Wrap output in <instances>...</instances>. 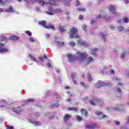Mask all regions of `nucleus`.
Instances as JSON below:
<instances>
[{"instance_id": "f257e3e1", "label": "nucleus", "mask_w": 129, "mask_h": 129, "mask_svg": "<svg viewBox=\"0 0 129 129\" xmlns=\"http://www.w3.org/2000/svg\"><path fill=\"white\" fill-rule=\"evenodd\" d=\"M77 55H78V56L69 54L68 55V59H69L70 62H73V61H76V60L84 62L86 59H87V57H88V54H87L86 52L77 51Z\"/></svg>"}, {"instance_id": "f03ea898", "label": "nucleus", "mask_w": 129, "mask_h": 129, "mask_svg": "<svg viewBox=\"0 0 129 129\" xmlns=\"http://www.w3.org/2000/svg\"><path fill=\"white\" fill-rule=\"evenodd\" d=\"M69 35L70 39H72L73 38L79 39V38H80V36L78 35V30L74 27L71 28L69 32Z\"/></svg>"}, {"instance_id": "7ed1b4c3", "label": "nucleus", "mask_w": 129, "mask_h": 129, "mask_svg": "<svg viewBox=\"0 0 129 129\" xmlns=\"http://www.w3.org/2000/svg\"><path fill=\"white\" fill-rule=\"evenodd\" d=\"M39 25L43 27L44 29H51L53 31H55V27L52 26L51 24H48V26L46 25V21H41L38 22Z\"/></svg>"}, {"instance_id": "20e7f679", "label": "nucleus", "mask_w": 129, "mask_h": 129, "mask_svg": "<svg viewBox=\"0 0 129 129\" xmlns=\"http://www.w3.org/2000/svg\"><path fill=\"white\" fill-rule=\"evenodd\" d=\"M111 85L110 83H105L101 81H99L98 83L96 85L97 88H100V87H102L103 86H110Z\"/></svg>"}, {"instance_id": "39448f33", "label": "nucleus", "mask_w": 129, "mask_h": 129, "mask_svg": "<svg viewBox=\"0 0 129 129\" xmlns=\"http://www.w3.org/2000/svg\"><path fill=\"white\" fill-rule=\"evenodd\" d=\"M78 43L79 45H81V46H84L85 47H88V43L86 41H84L82 40L81 39H80L78 40Z\"/></svg>"}, {"instance_id": "423d86ee", "label": "nucleus", "mask_w": 129, "mask_h": 129, "mask_svg": "<svg viewBox=\"0 0 129 129\" xmlns=\"http://www.w3.org/2000/svg\"><path fill=\"white\" fill-rule=\"evenodd\" d=\"M12 110H13V111H14V112H16V113H21V112H22V111H23V109H22L21 108V107H20L19 106L17 107V108H13Z\"/></svg>"}, {"instance_id": "0eeeda50", "label": "nucleus", "mask_w": 129, "mask_h": 129, "mask_svg": "<svg viewBox=\"0 0 129 129\" xmlns=\"http://www.w3.org/2000/svg\"><path fill=\"white\" fill-rule=\"evenodd\" d=\"M109 10L112 14H115V15H117V13L115 11V8H114V6L110 5L109 7Z\"/></svg>"}, {"instance_id": "6e6552de", "label": "nucleus", "mask_w": 129, "mask_h": 129, "mask_svg": "<svg viewBox=\"0 0 129 129\" xmlns=\"http://www.w3.org/2000/svg\"><path fill=\"white\" fill-rule=\"evenodd\" d=\"M29 122H30V123H32V124H34L35 126H36V125H41V122L39 121H34L33 119H30Z\"/></svg>"}, {"instance_id": "1a4fd4ad", "label": "nucleus", "mask_w": 129, "mask_h": 129, "mask_svg": "<svg viewBox=\"0 0 129 129\" xmlns=\"http://www.w3.org/2000/svg\"><path fill=\"white\" fill-rule=\"evenodd\" d=\"M72 117V116H71V115L66 114L63 116V121H67V120H69V119H70V118H71Z\"/></svg>"}, {"instance_id": "9d476101", "label": "nucleus", "mask_w": 129, "mask_h": 129, "mask_svg": "<svg viewBox=\"0 0 129 129\" xmlns=\"http://www.w3.org/2000/svg\"><path fill=\"white\" fill-rule=\"evenodd\" d=\"M86 65H89V64L93 61V58L91 56L88 57L87 59L86 58Z\"/></svg>"}, {"instance_id": "9b49d317", "label": "nucleus", "mask_w": 129, "mask_h": 129, "mask_svg": "<svg viewBox=\"0 0 129 129\" xmlns=\"http://www.w3.org/2000/svg\"><path fill=\"white\" fill-rule=\"evenodd\" d=\"M94 102L99 104V105H102L103 104V101L102 100L93 99Z\"/></svg>"}, {"instance_id": "f8f14e48", "label": "nucleus", "mask_w": 129, "mask_h": 129, "mask_svg": "<svg viewBox=\"0 0 129 129\" xmlns=\"http://www.w3.org/2000/svg\"><path fill=\"white\" fill-rule=\"evenodd\" d=\"M59 31L61 32H66V31H67L66 26H65V25L59 26Z\"/></svg>"}, {"instance_id": "ddd939ff", "label": "nucleus", "mask_w": 129, "mask_h": 129, "mask_svg": "<svg viewBox=\"0 0 129 129\" xmlns=\"http://www.w3.org/2000/svg\"><path fill=\"white\" fill-rule=\"evenodd\" d=\"M96 126H97L96 124H92V125H87L86 126V127L87 128L94 129L96 127Z\"/></svg>"}, {"instance_id": "4468645a", "label": "nucleus", "mask_w": 129, "mask_h": 129, "mask_svg": "<svg viewBox=\"0 0 129 129\" xmlns=\"http://www.w3.org/2000/svg\"><path fill=\"white\" fill-rule=\"evenodd\" d=\"M9 39L13 41H17V40H19L20 38L18 36H17L16 35H12L9 37Z\"/></svg>"}, {"instance_id": "2eb2a0df", "label": "nucleus", "mask_w": 129, "mask_h": 129, "mask_svg": "<svg viewBox=\"0 0 129 129\" xmlns=\"http://www.w3.org/2000/svg\"><path fill=\"white\" fill-rule=\"evenodd\" d=\"M81 112L83 115H84V116H87L88 115V112L86 109H82L81 110Z\"/></svg>"}, {"instance_id": "dca6fc26", "label": "nucleus", "mask_w": 129, "mask_h": 129, "mask_svg": "<svg viewBox=\"0 0 129 129\" xmlns=\"http://www.w3.org/2000/svg\"><path fill=\"white\" fill-rule=\"evenodd\" d=\"M6 52H9V49L8 48H2L0 47V53H6Z\"/></svg>"}, {"instance_id": "f3484780", "label": "nucleus", "mask_w": 129, "mask_h": 129, "mask_svg": "<svg viewBox=\"0 0 129 129\" xmlns=\"http://www.w3.org/2000/svg\"><path fill=\"white\" fill-rule=\"evenodd\" d=\"M91 51L92 52V55L93 56H95L96 55H97V51H98V49L97 48H92L91 49Z\"/></svg>"}, {"instance_id": "a211bd4d", "label": "nucleus", "mask_w": 129, "mask_h": 129, "mask_svg": "<svg viewBox=\"0 0 129 129\" xmlns=\"http://www.w3.org/2000/svg\"><path fill=\"white\" fill-rule=\"evenodd\" d=\"M0 40L2 42H5V43H8V37H5L4 36H0Z\"/></svg>"}, {"instance_id": "6ab92c4d", "label": "nucleus", "mask_w": 129, "mask_h": 129, "mask_svg": "<svg viewBox=\"0 0 129 129\" xmlns=\"http://www.w3.org/2000/svg\"><path fill=\"white\" fill-rule=\"evenodd\" d=\"M34 2H37V1L38 2V3L40 6H42V7H44L45 6V4H46L45 2L42 1V0H33Z\"/></svg>"}, {"instance_id": "aec40b11", "label": "nucleus", "mask_w": 129, "mask_h": 129, "mask_svg": "<svg viewBox=\"0 0 129 129\" xmlns=\"http://www.w3.org/2000/svg\"><path fill=\"white\" fill-rule=\"evenodd\" d=\"M55 0H49V4L51 6H56Z\"/></svg>"}, {"instance_id": "412c9836", "label": "nucleus", "mask_w": 129, "mask_h": 129, "mask_svg": "<svg viewBox=\"0 0 129 129\" xmlns=\"http://www.w3.org/2000/svg\"><path fill=\"white\" fill-rule=\"evenodd\" d=\"M95 114L96 115H97V116H100V115H102V114H103V113L101 111H97Z\"/></svg>"}, {"instance_id": "4be33fe9", "label": "nucleus", "mask_w": 129, "mask_h": 129, "mask_svg": "<svg viewBox=\"0 0 129 129\" xmlns=\"http://www.w3.org/2000/svg\"><path fill=\"white\" fill-rule=\"evenodd\" d=\"M29 56H30V58L32 61H34L35 62H37V59H36V57H34V56L29 54Z\"/></svg>"}, {"instance_id": "5701e85b", "label": "nucleus", "mask_w": 129, "mask_h": 129, "mask_svg": "<svg viewBox=\"0 0 129 129\" xmlns=\"http://www.w3.org/2000/svg\"><path fill=\"white\" fill-rule=\"evenodd\" d=\"M77 10L79 12L82 11V12H85V9L83 7H80L77 9Z\"/></svg>"}, {"instance_id": "b1692460", "label": "nucleus", "mask_w": 129, "mask_h": 129, "mask_svg": "<svg viewBox=\"0 0 129 129\" xmlns=\"http://www.w3.org/2000/svg\"><path fill=\"white\" fill-rule=\"evenodd\" d=\"M34 100L33 99H28L26 101H25V103H31V102H34Z\"/></svg>"}, {"instance_id": "393cba45", "label": "nucleus", "mask_w": 129, "mask_h": 129, "mask_svg": "<svg viewBox=\"0 0 129 129\" xmlns=\"http://www.w3.org/2000/svg\"><path fill=\"white\" fill-rule=\"evenodd\" d=\"M123 21H124V23H127L129 22V20L127 17H124L123 19Z\"/></svg>"}, {"instance_id": "a878e982", "label": "nucleus", "mask_w": 129, "mask_h": 129, "mask_svg": "<svg viewBox=\"0 0 129 129\" xmlns=\"http://www.w3.org/2000/svg\"><path fill=\"white\" fill-rule=\"evenodd\" d=\"M76 119L77 120H78L79 121H81V120H82V117L80 116L76 115Z\"/></svg>"}, {"instance_id": "bb28decb", "label": "nucleus", "mask_w": 129, "mask_h": 129, "mask_svg": "<svg viewBox=\"0 0 129 129\" xmlns=\"http://www.w3.org/2000/svg\"><path fill=\"white\" fill-rule=\"evenodd\" d=\"M69 110H74V111H77L78 110L76 107L69 108Z\"/></svg>"}, {"instance_id": "cd10ccee", "label": "nucleus", "mask_w": 129, "mask_h": 129, "mask_svg": "<svg viewBox=\"0 0 129 129\" xmlns=\"http://www.w3.org/2000/svg\"><path fill=\"white\" fill-rule=\"evenodd\" d=\"M8 12H15L14 11V8L12 6L10 7L8 9Z\"/></svg>"}, {"instance_id": "c85d7f7f", "label": "nucleus", "mask_w": 129, "mask_h": 129, "mask_svg": "<svg viewBox=\"0 0 129 129\" xmlns=\"http://www.w3.org/2000/svg\"><path fill=\"white\" fill-rule=\"evenodd\" d=\"M69 45H70V46H72V47H74V46H75V42H74L73 41H71L69 43Z\"/></svg>"}, {"instance_id": "c756f323", "label": "nucleus", "mask_w": 129, "mask_h": 129, "mask_svg": "<svg viewBox=\"0 0 129 129\" xmlns=\"http://www.w3.org/2000/svg\"><path fill=\"white\" fill-rule=\"evenodd\" d=\"M26 34H27V35H28L29 36H32V32H31V31L27 30L25 32Z\"/></svg>"}, {"instance_id": "7c9ffc66", "label": "nucleus", "mask_w": 129, "mask_h": 129, "mask_svg": "<svg viewBox=\"0 0 129 129\" xmlns=\"http://www.w3.org/2000/svg\"><path fill=\"white\" fill-rule=\"evenodd\" d=\"M80 5H81V4L79 2V0H77L76 2V6L78 7V6H80Z\"/></svg>"}, {"instance_id": "2f4dec72", "label": "nucleus", "mask_w": 129, "mask_h": 129, "mask_svg": "<svg viewBox=\"0 0 129 129\" xmlns=\"http://www.w3.org/2000/svg\"><path fill=\"white\" fill-rule=\"evenodd\" d=\"M105 117L107 118V115H102L101 117L99 118V119H103V118H105Z\"/></svg>"}, {"instance_id": "473e14b6", "label": "nucleus", "mask_w": 129, "mask_h": 129, "mask_svg": "<svg viewBox=\"0 0 129 129\" xmlns=\"http://www.w3.org/2000/svg\"><path fill=\"white\" fill-rule=\"evenodd\" d=\"M125 55V52H123L121 54V56H120V58L121 59H122L123 58H124V56Z\"/></svg>"}, {"instance_id": "72a5a7b5", "label": "nucleus", "mask_w": 129, "mask_h": 129, "mask_svg": "<svg viewBox=\"0 0 129 129\" xmlns=\"http://www.w3.org/2000/svg\"><path fill=\"white\" fill-rule=\"evenodd\" d=\"M118 30L119 32H122V31H123V27L121 26L118 27Z\"/></svg>"}, {"instance_id": "f704fd0d", "label": "nucleus", "mask_w": 129, "mask_h": 129, "mask_svg": "<svg viewBox=\"0 0 129 129\" xmlns=\"http://www.w3.org/2000/svg\"><path fill=\"white\" fill-rule=\"evenodd\" d=\"M82 29L85 31V32H86V29H87V26L86 25H83Z\"/></svg>"}, {"instance_id": "c9c22d12", "label": "nucleus", "mask_w": 129, "mask_h": 129, "mask_svg": "<svg viewBox=\"0 0 129 129\" xmlns=\"http://www.w3.org/2000/svg\"><path fill=\"white\" fill-rule=\"evenodd\" d=\"M90 103L92 105H95V103H94L92 100H90Z\"/></svg>"}, {"instance_id": "e433bc0d", "label": "nucleus", "mask_w": 129, "mask_h": 129, "mask_svg": "<svg viewBox=\"0 0 129 129\" xmlns=\"http://www.w3.org/2000/svg\"><path fill=\"white\" fill-rule=\"evenodd\" d=\"M88 79L89 81H92V79H91V77H90V75H88Z\"/></svg>"}, {"instance_id": "4c0bfd02", "label": "nucleus", "mask_w": 129, "mask_h": 129, "mask_svg": "<svg viewBox=\"0 0 129 129\" xmlns=\"http://www.w3.org/2000/svg\"><path fill=\"white\" fill-rule=\"evenodd\" d=\"M88 100V98L87 97L83 98V101L84 102L87 101Z\"/></svg>"}, {"instance_id": "58836bf2", "label": "nucleus", "mask_w": 129, "mask_h": 129, "mask_svg": "<svg viewBox=\"0 0 129 129\" xmlns=\"http://www.w3.org/2000/svg\"><path fill=\"white\" fill-rule=\"evenodd\" d=\"M109 72L110 74H114V71L112 69L110 70Z\"/></svg>"}, {"instance_id": "ea45409f", "label": "nucleus", "mask_w": 129, "mask_h": 129, "mask_svg": "<svg viewBox=\"0 0 129 129\" xmlns=\"http://www.w3.org/2000/svg\"><path fill=\"white\" fill-rule=\"evenodd\" d=\"M81 85H82V86H84V87H85V88L86 87V85L83 82H81Z\"/></svg>"}, {"instance_id": "a19ab883", "label": "nucleus", "mask_w": 129, "mask_h": 129, "mask_svg": "<svg viewBox=\"0 0 129 129\" xmlns=\"http://www.w3.org/2000/svg\"><path fill=\"white\" fill-rule=\"evenodd\" d=\"M117 92H118L119 94H120V93H121V90L119 88H117Z\"/></svg>"}, {"instance_id": "79ce46f5", "label": "nucleus", "mask_w": 129, "mask_h": 129, "mask_svg": "<svg viewBox=\"0 0 129 129\" xmlns=\"http://www.w3.org/2000/svg\"><path fill=\"white\" fill-rule=\"evenodd\" d=\"M95 23H96V21L95 20H92L90 22L91 25H93V24H95Z\"/></svg>"}, {"instance_id": "37998d69", "label": "nucleus", "mask_w": 129, "mask_h": 129, "mask_svg": "<svg viewBox=\"0 0 129 129\" xmlns=\"http://www.w3.org/2000/svg\"><path fill=\"white\" fill-rule=\"evenodd\" d=\"M25 1L28 4H30V3H33V1H32V0H25Z\"/></svg>"}, {"instance_id": "c03bdc74", "label": "nucleus", "mask_w": 129, "mask_h": 129, "mask_svg": "<svg viewBox=\"0 0 129 129\" xmlns=\"http://www.w3.org/2000/svg\"><path fill=\"white\" fill-rule=\"evenodd\" d=\"M83 16H82V15H79V20H83Z\"/></svg>"}, {"instance_id": "a18cd8bd", "label": "nucleus", "mask_w": 129, "mask_h": 129, "mask_svg": "<svg viewBox=\"0 0 129 129\" xmlns=\"http://www.w3.org/2000/svg\"><path fill=\"white\" fill-rule=\"evenodd\" d=\"M47 14L49 15L50 16H53V15H54V13H53L52 12H47Z\"/></svg>"}, {"instance_id": "49530a36", "label": "nucleus", "mask_w": 129, "mask_h": 129, "mask_svg": "<svg viewBox=\"0 0 129 129\" xmlns=\"http://www.w3.org/2000/svg\"><path fill=\"white\" fill-rule=\"evenodd\" d=\"M54 106H55L56 107H58L59 106V103H56L54 104Z\"/></svg>"}, {"instance_id": "de8ad7c7", "label": "nucleus", "mask_w": 129, "mask_h": 129, "mask_svg": "<svg viewBox=\"0 0 129 129\" xmlns=\"http://www.w3.org/2000/svg\"><path fill=\"white\" fill-rule=\"evenodd\" d=\"M7 129H14V126H8Z\"/></svg>"}, {"instance_id": "09e8293b", "label": "nucleus", "mask_w": 129, "mask_h": 129, "mask_svg": "<svg viewBox=\"0 0 129 129\" xmlns=\"http://www.w3.org/2000/svg\"><path fill=\"white\" fill-rule=\"evenodd\" d=\"M47 66H48V67L50 68L52 66V64H51V63L48 62L47 63Z\"/></svg>"}, {"instance_id": "8fccbe9b", "label": "nucleus", "mask_w": 129, "mask_h": 129, "mask_svg": "<svg viewBox=\"0 0 129 129\" xmlns=\"http://www.w3.org/2000/svg\"><path fill=\"white\" fill-rule=\"evenodd\" d=\"M115 124L116 125H119V122L117 121H115Z\"/></svg>"}, {"instance_id": "3c124183", "label": "nucleus", "mask_w": 129, "mask_h": 129, "mask_svg": "<svg viewBox=\"0 0 129 129\" xmlns=\"http://www.w3.org/2000/svg\"><path fill=\"white\" fill-rule=\"evenodd\" d=\"M5 2L3 1V0H0V5H4Z\"/></svg>"}, {"instance_id": "603ef678", "label": "nucleus", "mask_w": 129, "mask_h": 129, "mask_svg": "<svg viewBox=\"0 0 129 129\" xmlns=\"http://www.w3.org/2000/svg\"><path fill=\"white\" fill-rule=\"evenodd\" d=\"M66 6H68V7H70V3L66 2Z\"/></svg>"}, {"instance_id": "864d4df0", "label": "nucleus", "mask_w": 129, "mask_h": 129, "mask_svg": "<svg viewBox=\"0 0 129 129\" xmlns=\"http://www.w3.org/2000/svg\"><path fill=\"white\" fill-rule=\"evenodd\" d=\"M48 11H49L50 12H54V10H52V8H51V7H49V8H48Z\"/></svg>"}, {"instance_id": "5fc2aeb1", "label": "nucleus", "mask_w": 129, "mask_h": 129, "mask_svg": "<svg viewBox=\"0 0 129 129\" xmlns=\"http://www.w3.org/2000/svg\"><path fill=\"white\" fill-rule=\"evenodd\" d=\"M113 80L115 82L116 81H119V79L116 78V79H114Z\"/></svg>"}, {"instance_id": "6e6d98bb", "label": "nucleus", "mask_w": 129, "mask_h": 129, "mask_svg": "<svg viewBox=\"0 0 129 129\" xmlns=\"http://www.w3.org/2000/svg\"><path fill=\"white\" fill-rule=\"evenodd\" d=\"M5 43H2L0 42V47H3V46H4Z\"/></svg>"}, {"instance_id": "4d7b16f0", "label": "nucleus", "mask_w": 129, "mask_h": 129, "mask_svg": "<svg viewBox=\"0 0 129 129\" xmlns=\"http://www.w3.org/2000/svg\"><path fill=\"white\" fill-rule=\"evenodd\" d=\"M38 59L40 60V61H43V57H39Z\"/></svg>"}, {"instance_id": "13d9d810", "label": "nucleus", "mask_w": 129, "mask_h": 129, "mask_svg": "<svg viewBox=\"0 0 129 129\" xmlns=\"http://www.w3.org/2000/svg\"><path fill=\"white\" fill-rule=\"evenodd\" d=\"M97 19H100L101 18V15H99L97 16Z\"/></svg>"}, {"instance_id": "bf43d9fd", "label": "nucleus", "mask_w": 129, "mask_h": 129, "mask_svg": "<svg viewBox=\"0 0 129 129\" xmlns=\"http://www.w3.org/2000/svg\"><path fill=\"white\" fill-rule=\"evenodd\" d=\"M43 58H44V59H47V55L44 54Z\"/></svg>"}, {"instance_id": "052dcab7", "label": "nucleus", "mask_w": 129, "mask_h": 129, "mask_svg": "<svg viewBox=\"0 0 129 129\" xmlns=\"http://www.w3.org/2000/svg\"><path fill=\"white\" fill-rule=\"evenodd\" d=\"M64 88H65V89H69L70 88V87L66 86Z\"/></svg>"}, {"instance_id": "680f3d73", "label": "nucleus", "mask_w": 129, "mask_h": 129, "mask_svg": "<svg viewBox=\"0 0 129 129\" xmlns=\"http://www.w3.org/2000/svg\"><path fill=\"white\" fill-rule=\"evenodd\" d=\"M71 101H72L71 99H67V102H71Z\"/></svg>"}, {"instance_id": "e2e57ef3", "label": "nucleus", "mask_w": 129, "mask_h": 129, "mask_svg": "<svg viewBox=\"0 0 129 129\" xmlns=\"http://www.w3.org/2000/svg\"><path fill=\"white\" fill-rule=\"evenodd\" d=\"M4 12V10L2 8H0V13H3Z\"/></svg>"}, {"instance_id": "0e129e2a", "label": "nucleus", "mask_w": 129, "mask_h": 129, "mask_svg": "<svg viewBox=\"0 0 129 129\" xmlns=\"http://www.w3.org/2000/svg\"><path fill=\"white\" fill-rule=\"evenodd\" d=\"M30 42H34V39H33V38H31V39H30Z\"/></svg>"}, {"instance_id": "69168bd1", "label": "nucleus", "mask_w": 129, "mask_h": 129, "mask_svg": "<svg viewBox=\"0 0 129 129\" xmlns=\"http://www.w3.org/2000/svg\"><path fill=\"white\" fill-rule=\"evenodd\" d=\"M117 23H118L119 24L121 23V20H117Z\"/></svg>"}, {"instance_id": "338daca9", "label": "nucleus", "mask_w": 129, "mask_h": 129, "mask_svg": "<svg viewBox=\"0 0 129 129\" xmlns=\"http://www.w3.org/2000/svg\"><path fill=\"white\" fill-rule=\"evenodd\" d=\"M46 38H49V37H50V35L49 34H46Z\"/></svg>"}, {"instance_id": "774afa93", "label": "nucleus", "mask_w": 129, "mask_h": 129, "mask_svg": "<svg viewBox=\"0 0 129 129\" xmlns=\"http://www.w3.org/2000/svg\"><path fill=\"white\" fill-rule=\"evenodd\" d=\"M126 4H128L129 1L128 0H125Z\"/></svg>"}]
</instances>
